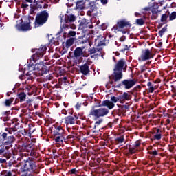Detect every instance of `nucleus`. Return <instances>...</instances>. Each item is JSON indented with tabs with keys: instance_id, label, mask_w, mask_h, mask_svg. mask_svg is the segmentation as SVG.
Segmentation results:
<instances>
[{
	"instance_id": "1",
	"label": "nucleus",
	"mask_w": 176,
	"mask_h": 176,
	"mask_svg": "<svg viewBox=\"0 0 176 176\" xmlns=\"http://www.w3.org/2000/svg\"><path fill=\"white\" fill-rule=\"evenodd\" d=\"M60 19V23H65L60 25V30L56 34V38L51 40V43H53L55 46H58L60 42L64 43L65 39L67 38V30H76V25L72 24L76 20V16L74 14H63L59 16Z\"/></svg>"
},
{
	"instance_id": "2",
	"label": "nucleus",
	"mask_w": 176,
	"mask_h": 176,
	"mask_svg": "<svg viewBox=\"0 0 176 176\" xmlns=\"http://www.w3.org/2000/svg\"><path fill=\"white\" fill-rule=\"evenodd\" d=\"M126 60L124 58L120 59L114 66L113 74L109 76V85H114L115 87L117 82H120L123 79V71H126Z\"/></svg>"
},
{
	"instance_id": "3",
	"label": "nucleus",
	"mask_w": 176,
	"mask_h": 176,
	"mask_svg": "<svg viewBox=\"0 0 176 176\" xmlns=\"http://www.w3.org/2000/svg\"><path fill=\"white\" fill-rule=\"evenodd\" d=\"M109 113V109L105 107H101L99 109H94V107H92L91 109L89 111L88 116L94 118V120H96L94 126V133H98L101 130V124L104 122V119L100 118H104Z\"/></svg>"
},
{
	"instance_id": "4",
	"label": "nucleus",
	"mask_w": 176,
	"mask_h": 176,
	"mask_svg": "<svg viewBox=\"0 0 176 176\" xmlns=\"http://www.w3.org/2000/svg\"><path fill=\"white\" fill-rule=\"evenodd\" d=\"M36 168H38V166H36V162L34 160V158L28 157L22 162L19 174L21 176H32V173H35Z\"/></svg>"
},
{
	"instance_id": "5",
	"label": "nucleus",
	"mask_w": 176,
	"mask_h": 176,
	"mask_svg": "<svg viewBox=\"0 0 176 176\" xmlns=\"http://www.w3.org/2000/svg\"><path fill=\"white\" fill-rule=\"evenodd\" d=\"M49 20V12L47 10H42L38 12L36 15L34 21V28H38V27H42L47 23Z\"/></svg>"
},
{
	"instance_id": "6",
	"label": "nucleus",
	"mask_w": 176,
	"mask_h": 176,
	"mask_svg": "<svg viewBox=\"0 0 176 176\" xmlns=\"http://www.w3.org/2000/svg\"><path fill=\"white\" fill-rule=\"evenodd\" d=\"M127 28H131V23L130 21H126V19L120 20L113 27L114 32H122L123 34H127Z\"/></svg>"
},
{
	"instance_id": "7",
	"label": "nucleus",
	"mask_w": 176,
	"mask_h": 176,
	"mask_svg": "<svg viewBox=\"0 0 176 176\" xmlns=\"http://www.w3.org/2000/svg\"><path fill=\"white\" fill-rule=\"evenodd\" d=\"M137 81L134 79H124L121 82L118 84L115 87L117 89H125V90H130L133 86H135Z\"/></svg>"
},
{
	"instance_id": "8",
	"label": "nucleus",
	"mask_w": 176,
	"mask_h": 176,
	"mask_svg": "<svg viewBox=\"0 0 176 176\" xmlns=\"http://www.w3.org/2000/svg\"><path fill=\"white\" fill-rule=\"evenodd\" d=\"M16 141V138L14 135H8V133H0V145L8 146L12 145Z\"/></svg>"
},
{
	"instance_id": "9",
	"label": "nucleus",
	"mask_w": 176,
	"mask_h": 176,
	"mask_svg": "<svg viewBox=\"0 0 176 176\" xmlns=\"http://www.w3.org/2000/svg\"><path fill=\"white\" fill-rule=\"evenodd\" d=\"M46 50H47V47L45 45H41L39 48H36L34 50H32V52H34L35 54L32 55V59L34 61H36L39 60V58H42L45 54L46 53Z\"/></svg>"
},
{
	"instance_id": "10",
	"label": "nucleus",
	"mask_w": 176,
	"mask_h": 176,
	"mask_svg": "<svg viewBox=\"0 0 176 176\" xmlns=\"http://www.w3.org/2000/svg\"><path fill=\"white\" fill-rule=\"evenodd\" d=\"M78 23L79 30H81L82 31H87V30H93V28H94V25H93L91 20L83 18L80 20Z\"/></svg>"
},
{
	"instance_id": "11",
	"label": "nucleus",
	"mask_w": 176,
	"mask_h": 176,
	"mask_svg": "<svg viewBox=\"0 0 176 176\" xmlns=\"http://www.w3.org/2000/svg\"><path fill=\"white\" fill-rule=\"evenodd\" d=\"M85 57V53L83 52V48L80 47H76L73 54L72 58L74 60L75 63L78 64V63L82 62V60Z\"/></svg>"
},
{
	"instance_id": "12",
	"label": "nucleus",
	"mask_w": 176,
	"mask_h": 176,
	"mask_svg": "<svg viewBox=\"0 0 176 176\" xmlns=\"http://www.w3.org/2000/svg\"><path fill=\"white\" fill-rule=\"evenodd\" d=\"M155 54L152 53V51L148 48L142 50V54L139 58V61H146L153 58Z\"/></svg>"
},
{
	"instance_id": "13",
	"label": "nucleus",
	"mask_w": 176,
	"mask_h": 176,
	"mask_svg": "<svg viewBox=\"0 0 176 176\" xmlns=\"http://www.w3.org/2000/svg\"><path fill=\"white\" fill-rule=\"evenodd\" d=\"M80 74L85 75V76H87V75L90 74V63L87 62L82 65L78 66Z\"/></svg>"
},
{
	"instance_id": "14",
	"label": "nucleus",
	"mask_w": 176,
	"mask_h": 176,
	"mask_svg": "<svg viewBox=\"0 0 176 176\" xmlns=\"http://www.w3.org/2000/svg\"><path fill=\"white\" fill-rule=\"evenodd\" d=\"M35 149V144L32 143H23L21 146V152H27L30 153V151H34Z\"/></svg>"
},
{
	"instance_id": "15",
	"label": "nucleus",
	"mask_w": 176,
	"mask_h": 176,
	"mask_svg": "<svg viewBox=\"0 0 176 176\" xmlns=\"http://www.w3.org/2000/svg\"><path fill=\"white\" fill-rule=\"evenodd\" d=\"M54 138L56 142L61 145V144H64V141L65 142V140H71L72 138H74V136L72 135L68 136H67V135H61L59 136H54Z\"/></svg>"
},
{
	"instance_id": "16",
	"label": "nucleus",
	"mask_w": 176,
	"mask_h": 176,
	"mask_svg": "<svg viewBox=\"0 0 176 176\" xmlns=\"http://www.w3.org/2000/svg\"><path fill=\"white\" fill-rule=\"evenodd\" d=\"M16 28L18 31H30L32 29L31 24L25 23L23 22H20L19 24H16Z\"/></svg>"
},
{
	"instance_id": "17",
	"label": "nucleus",
	"mask_w": 176,
	"mask_h": 176,
	"mask_svg": "<svg viewBox=\"0 0 176 176\" xmlns=\"http://www.w3.org/2000/svg\"><path fill=\"white\" fill-rule=\"evenodd\" d=\"M34 67V63H30L28 64V69L29 71L25 74L26 76H29L31 79H34L38 75L35 74V72H34V69L32 67Z\"/></svg>"
},
{
	"instance_id": "18",
	"label": "nucleus",
	"mask_w": 176,
	"mask_h": 176,
	"mask_svg": "<svg viewBox=\"0 0 176 176\" xmlns=\"http://www.w3.org/2000/svg\"><path fill=\"white\" fill-rule=\"evenodd\" d=\"M76 120H78V117L75 116H68L65 118L66 126H68V124H75Z\"/></svg>"
},
{
	"instance_id": "19",
	"label": "nucleus",
	"mask_w": 176,
	"mask_h": 176,
	"mask_svg": "<svg viewBox=\"0 0 176 176\" xmlns=\"http://www.w3.org/2000/svg\"><path fill=\"white\" fill-rule=\"evenodd\" d=\"M98 107H107L108 109H113L115 108V103L112 102L109 100H103L101 104Z\"/></svg>"
},
{
	"instance_id": "20",
	"label": "nucleus",
	"mask_w": 176,
	"mask_h": 176,
	"mask_svg": "<svg viewBox=\"0 0 176 176\" xmlns=\"http://www.w3.org/2000/svg\"><path fill=\"white\" fill-rule=\"evenodd\" d=\"M43 64H45V65H50L49 62L44 63L43 61H41L39 63H36L34 65H33L32 69H33V71H37V72H40L41 69H42Z\"/></svg>"
},
{
	"instance_id": "21",
	"label": "nucleus",
	"mask_w": 176,
	"mask_h": 176,
	"mask_svg": "<svg viewBox=\"0 0 176 176\" xmlns=\"http://www.w3.org/2000/svg\"><path fill=\"white\" fill-rule=\"evenodd\" d=\"M7 159V164L6 165V168H8V167H9V168H12V167H16V160H14V159H10V155H8L6 157Z\"/></svg>"
},
{
	"instance_id": "22",
	"label": "nucleus",
	"mask_w": 176,
	"mask_h": 176,
	"mask_svg": "<svg viewBox=\"0 0 176 176\" xmlns=\"http://www.w3.org/2000/svg\"><path fill=\"white\" fill-rule=\"evenodd\" d=\"M118 96L120 102H122L123 101H129V100H131V96L127 92H124L122 94H120Z\"/></svg>"
},
{
	"instance_id": "23",
	"label": "nucleus",
	"mask_w": 176,
	"mask_h": 176,
	"mask_svg": "<svg viewBox=\"0 0 176 176\" xmlns=\"http://www.w3.org/2000/svg\"><path fill=\"white\" fill-rule=\"evenodd\" d=\"M59 135H65V132L64 131V129H63V127L60 126L55 128L54 131V137H57Z\"/></svg>"
},
{
	"instance_id": "24",
	"label": "nucleus",
	"mask_w": 176,
	"mask_h": 176,
	"mask_svg": "<svg viewBox=\"0 0 176 176\" xmlns=\"http://www.w3.org/2000/svg\"><path fill=\"white\" fill-rule=\"evenodd\" d=\"M95 45L98 47L105 46V37H98V38L95 39Z\"/></svg>"
},
{
	"instance_id": "25",
	"label": "nucleus",
	"mask_w": 176,
	"mask_h": 176,
	"mask_svg": "<svg viewBox=\"0 0 176 176\" xmlns=\"http://www.w3.org/2000/svg\"><path fill=\"white\" fill-rule=\"evenodd\" d=\"M75 3L76 9H78L79 10H83L85 9V3H86L85 0H77L75 1Z\"/></svg>"
},
{
	"instance_id": "26",
	"label": "nucleus",
	"mask_w": 176,
	"mask_h": 176,
	"mask_svg": "<svg viewBox=\"0 0 176 176\" xmlns=\"http://www.w3.org/2000/svg\"><path fill=\"white\" fill-rule=\"evenodd\" d=\"M50 71V68L47 67L46 66V64H43L42 66V69H41V71L38 72V76H43V75H45Z\"/></svg>"
},
{
	"instance_id": "27",
	"label": "nucleus",
	"mask_w": 176,
	"mask_h": 176,
	"mask_svg": "<svg viewBox=\"0 0 176 176\" xmlns=\"http://www.w3.org/2000/svg\"><path fill=\"white\" fill-rule=\"evenodd\" d=\"M75 41H76V38L69 37V38L66 41V47L67 49L71 47L74 43H75Z\"/></svg>"
},
{
	"instance_id": "28",
	"label": "nucleus",
	"mask_w": 176,
	"mask_h": 176,
	"mask_svg": "<svg viewBox=\"0 0 176 176\" xmlns=\"http://www.w3.org/2000/svg\"><path fill=\"white\" fill-rule=\"evenodd\" d=\"M162 134H163V131L160 130V129L157 128L155 132V135H154V140H157V141H160L162 140Z\"/></svg>"
},
{
	"instance_id": "29",
	"label": "nucleus",
	"mask_w": 176,
	"mask_h": 176,
	"mask_svg": "<svg viewBox=\"0 0 176 176\" xmlns=\"http://www.w3.org/2000/svg\"><path fill=\"white\" fill-rule=\"evenodd\" d=\"M168 16H170V11H167L166 13L163 14L161 16V19L160 21L161 23H164V24H166L167 23V19H168Z\"/></svg>"
},
{
	"instance_id": "30",
	"label": "nucleus",
	"mask_w": 176,
	"mask_h": 176,
	"mask_svg": "<svg viewBox=\"0 0 176 176\" xmlns=\"http://www.w3.org/2000/svg\"><path fill=\"white\" fill-rule=\"evenodd\" d=\"M89 9H90V12L93 13V12H96L98 10V7L96 6V5L95 4L94 1H90L89 3Z\"/></svg>"
},
{
	"instance_id": "31",
	"label": "nucleus",
	"mask_w": 176,
	"mask_h": 176,
	"mask_svg": "<svg viewBox=\"0 0 176 176\" xmlns=\"http://www.w3.org/2000/svg\"><path fill=\"white\" fill-rule=\"evenodd\" d=\"M11 127H12V130H14L15 132L19 130V129H20V123L17 122H13L12 121L11 123Z\"/></svg>"
},
{
	"instance_id": "32",
	"label": "nucleus",
	"mask_w": 176,
	"mask_h": 176,
	"mask_svg": "<svg viewBox=\"0 0 176 176\" xmlns=\"http://www.w3.org/2000/svg\"><path fill=\"white\" fill-rule=\"evenodd\" d=\"M1 115L3 118V121L8 122V120H9V116L10 115V111H4L1 113Z\"/></svg>"
},
{
	"instance_id": "33",
	"label": "nucleus",
	"mask_w": 176,
	"mask_h": 176,
	"mask_svg": "<svg viewBox=\"0 0 176 176\" xmlns=\"http://www.w3.org/2000/svg\"><path fill=\"white\" fill-rule=\"evenodd\" d=\"M160 12H162V10H160V11L151 10V13H152L151 19H152V20H156V19H157V17H159V13H160Z\"/></svg>"
},
{
	"instance_id": "34",
	"label": "nucleus",
	"mask_w": 176,
	"mask_h": 176,
	"mask_svg": "<svg viewBox=\"0 0 176 176\" xmlns=\"http://www.w3.org/2000/svg\"><path fill=\"white\" fill-rule=\"evenodd\" d=\"M18 98H19L20 102H23L27 98V94L24 92H21L18 94Z\"/></svg>"
},
{
	"instance_id": "35",
	"label": "nucleus",
	"mask_w": 176,
	"mask_h": 176,
	"mask_svg": "<svg viewBox=\"0 0 176 176\" xmlns=\"http://www.w3.org/2000/svg\"><path fill=\"white\" fill-rule=\"evenodd\" d=\"M115 142L116 144H123V142H124V135H121L119 137H117L115 139Z\"/></svg>"
},
{
	"instance_id": "36",
	"label": "nucleus",
	"mask_w": 176,
	"mask_h": 176,
	"mask_svg": "<svg viewBox=\"0 0 176 176\" xmlns=\"http://www.w3.org/2000/svg\"><path fill=\"white\" fill-rule=\"evenodd\" d=\"M13 133H16V132L13 130L12 127L10 126V128H6V132H3V133L7 134V135H12Z\"/></svg>"
},
{
	"instance_id": "37",
	"label": "nucleus",
	"mask_w": 176,
	"mask_h": 176,
	"mask_svg": "<svg viewBox=\"0 0 176 176\" xmlns=\"http://www.w3.org/2000/svg\"><path fill=\"white\" fill-rule=\"evenodd\" d=\"M167 27H168V25H165L161 30L159 31L158 35H160L161 38L163 36V35H164V32H166Z\"/></svg>"
},
{
	"instance_id": "38",
	"label": "nucleus",
	"mask_w": 176,
	"mask_h": 176,
	"mask_svg": "<svg viewBox=\"0 0 176 176\" xmlns=\"http://www.w3.org/2000/svg\"><path fill=\"white\" fill-rule=\"evenodd\" d=\"M30 156H32V157H38V156H39V154H38V153H36V148L34 146V149H33L32 151H30Z\"/></svg>"
},
{
	"instance_id": "39",
	"label": "nucleus",
	"mask_w": 176,
	"mask_h": 176,
	"mask_svg": "<svg viewBox=\"0 0 176 176\" xmlns=\"http://www.w3.org/2000/svg\"><path fill=\"white\" fill-rule=\"evenodd\" d=\"M130 47H131V45H123V48H122L121 50H120V52L121 53H123L124 54V53H126V52L130 50Z\"/></svg>"
},
{
	"instance_id": "40",
	"label": "nucleus",
	"mask_w": 176,
	"mask_h": 176,
	"mask_svg": "<svg viewBox=\"0 0 176 176\" xmlns=\"http://www.w3.org/2000/svg\"><path fill=\"white\" fill-rule=\"evenodd\" d=\"M13 170H3L1 172L2 175L3 176H14L13 175Z\"/></svg>"
},
{
	"instance_id": "41",
	"label": "nucleus",
	"mask_w": 176,
	"mask_h": 176,
	"mask_svg": "<svg viewBox=\"0 0 176 176\" xmlns=\"http://www.w3.org/2000/svg\"><path fill=\"white\" fill-rule=\"evenodd\" d=\"M14 101V98L12 97L10 99H6L5 102L6 107H10L12 105V102Z\"/></svg>"
},
{
	"instance_id": "42",
	"label": "nucleus",
	"mask_w": 176,
	"mask_h": 176,
	"mask_svg": "<svg viewBox=\"0 0 176 176\" xmlns=\"http://www.w3.org/2000/svg\"><path fill=\"white\" fill-rule=\"evenodd\" d=\"M129 152L131 153V155H133L134 153H137V149L134 146L129 145Z\"/></svg>"
},
{
	"instance_id": "43",
	"label": "nucleus",
	"mask_w": 176,
	"mask_h": 176,
	"mask_svg": "<svg viewBox=\"0 0 176 176\" xmlns=\"http://www.w3.org/2000/svg\"><path fill=\"white\" fill-rule=\"evenodd\" d=\"M21 23H25L26 24H31V22L30 21V19L28 16H23L21 20Z\"/></svg>"
},
{
	"instance_id": "44",
	"label": "nucleus",
	"mask_w": 176,
	"mask_h": 176,
	"mask_svg": "<svg viewBox=\"0 0 176 176\" xmlns=\"http://www.w3.org/2000/svg\"><path fill=\"white\" fill-rule=\"evenodd\" d=\"M76 32L74 30H70L67 33V38H76Z\"/></svg>"
},
{
	"instance_id": "45",
	"label": "nucleus",
	"mask_w": 176,
	"mask_h": 176,
	"mask_svg": "<svg viewBox=\"0 0 176 176\" xmlns=\"http://www.w3.org/2000/svg\"><path fill=\"white\" fill-rule=\"evenodd\" d=\"M35 10H36V8L34 7L32 4H30V10L29 14H32V16H35V14H36V12H35Z\"/></svg>"
},
{
	"instance_id": "46",
	"label": "nucleus",
	"mask_w": 176,
	"mask_h": 176,
	"mask_svg": "<svg viewBox=\"0 0 176 176\" xmlns=\"http://www.w3.org/2000/svg\"><path fill=\"white\" fill-rule=\"evenodd\" d=\"M169 21H173V20H175L176 19V12L173 11L171 14H169Z\"/></svg>"
},
{
	"instance_id": "47",
	"label": "nucleus",
	"mask_w": 176,
	"mask_h": 176,
	"mask_svg": "<svg viewBox=\"0 0 176 176\" xmlns=\"http://www.w3.org/2000/svg\"><path fill=\"white\" fill-rule=\"evenodd\" d=\"M19 133L25 137H31V133L25 131V129L19 131Z\"/></svg>"
},
{
	"instance_id": "48",
	"label": "nucleus",
	"mask_w": 176,
	"mask_h": 176,
	"mask_svg": "<svg viewBox=\"0 0 176 176\" xmlns=\"http://www.w3.org/2000/svg\"><path fill=\"white\" fill-rule=\"evenodd\" d=\"M135 22L138 25H144L145 24V20L142 18L136 19Z\"/></svg>"
},
{
	"instance_id": "49",
	"label": "nucleus",
	"mask_w": 176,
	"mask_h": 176,
	"mask_svg": "<svg viewBox=\"0 0 176 176\" xmlns=\"http://www.w3.org/2000/svg\"><path fill=\"white\" fill-rule=\"evenodd\" d=\"M8 159H4V158H0V164H1L2 167L4 168H6V164H7Z\"/></svg>"
},
{
	"instance_id": "50",
	"label": "nucleus",
	"mask_w": 176,
	"mask_h": 176,
	"mask_svg": "<svg viewBox=\"0 0 176 176\" xmlns=\"http://www.w3.org/2000/svg\"><path fill=\"white\" fill-rule=\"evenodd\" d=\"M151 10H155L156 12H160V10H159V4L157 3H154L153 6L151 7Z\"/></svg>"
},
{
	"instance_id": "51",
	"label": "nucleus",
	"mask_w": 176,
	"mask_h": 176,
	"mask_svg": "<svg viewBox=\"0 0 176 176\" xmlns=\"http://www.w3.org/2000/svg\"><path fill=\"white\" fill-rule=\"evenodd\" d=\"M111 102L116 104V102H118V101H120V99H119V96H111Z\"/></svg>"
},
{
	"instance_id": "52",
	"label": "nucleus",
	"mask_w": 176,
	"mask_h": 176,
	"mask_svg": "<svg viewBox=\"0 0 176 176\" xmlns=\"http://www.w3.org/2000/svg\"><path fill=\"white\" fill-rule=\"evenodd\" d=\"M53 78H54L53 74H50L48 75H47L45 78V80L46 82L49 81V80H52L53 79Z\"/></svg>"
},
{
	"instance_id": "53",
	"label": "nucleus",
	"mask_w": 176,
	"mask_h": 176,
	"mask_svg": "<svg viewBox=\"0 0 176 176\" xmlns=\"http://www.w3.org/2000/svg\"><path fill=\"white\" fill-rule=\"evenodd\" d=\"M8 149H9V146L1 148L0 149V155H3L4 153H6V151H8Z\"/></svg>"
},
{
	"instance_id": "54",
	"label": "nucleus",
	"mask_w": 176,
	"mask_h": 176,
	"mask_svg": "<svg viewBox=\"0 0 176 176\" xmlns=\"http://www.w3.org/2000/svg\"><path fill=\"white\" fill-rule=\"evenodd\" d=\"M69 174L74 175H78L79 170H76V168H72L69 170Z\"/></svg>"
},
{
	"instance_id": "55",
	"label": "nucleus",
	"mask_w": 176,
	"mask_h": 176,
	"mask_svg": "<svg viewBox=\"0 0 176 176\" xmlns=\"http://www.w3.org/2000/svg\"><path fill=\"white\" fill-rule=\"evenodd\" d=\"M97 52H98V48H89V52L90 54H94L96 53H97Z\"/></svg>"
},
{
	"instance_id": "56",
	"label": "nucleus",
	"mask_w": 176,
	"mask_h": 176,
	"mask_svg": "<svg viewBox=\"0 0 176 176\" xmlns=\"http://www.w3.org/2000/svg\"><path fill=\"white\" fill-rule=\"evenodd\" d=\"M148 155H152V156H157V155H159V153H157V151H156V149L148 151Z\"/></svg>"
},
{
	"instance_id": "57",
	"label": "nucleus",
	"mask_w": 176,
	"mask_h": 176,
	"mask_svg": "<svg viewBox=\"0 0 176 176\" xmlns=\"http://www.w3.org/2000/svg\"><path fill=\"white\" fill-rule=\"evenodd\" d=\"M28 4H27V1H23L21 5V8L22 9H27V8H28Z\"/></svg>"
},
{
	"instance_id": "58",
	"label": "nucleus",
	"mask_w": 176,
	"mask_h": 176,
	"mask_svg": "<svg viewBox=\"0 0 176 176\" xmlns=\"http://www.w3.org/2000/svg\"><path fill=\"white\" fill-rule=\"evenodd\" d=\"M141 89H142V87H141L140 85H137L136 87H135L133 89V92H137V91H141Z\"/></svg>"
},
{
	"instance_id": "59",
	"label": "nucleus",
	"mask_w": 176,
	"mask_h": 176,
	"mask_svg": "<svg viewBox=\"0 0 176 176\" xmlns=\"http://www.w3.org/2000/svg\"><path fill=\"white\" fill-rule=\"evenodd\" d=\"M155 90H156V88H155L154 86H151L148 88V93H153L155 91Z\"/></svg>"
},
{
	"instance_id": "60",
	"label": "nucleus",
	"mask_w": 176,
	"mask_h": 176,
	"mask_svg": "<svg viewBox=\"0 0 176 176\" xmlns=\"http://www.w3.org/2000/svg\"><path fill=\"white\" fill-rule=\"evenodd\" d=\"M140 145H141V142L140 141H136L133 146V148H138Z\"/></svg>"
},
{
	"instance_id": "61",
	"label": "nucleus",
	"mask_w": 176,
	"mask_h": 176,
	"mask_svg": "<svg viewBox=\"0 0 176 176\" xmlns=\"http://www.w3.org/2000/svg\"><path fill=\"white\" fill-rule=\"evenodd\" d=\"M100 0H95L94 2L95 3V5H96V6L98 7V9H100Z\"/></svg>"
},
{
	"instance_id": "62",
	"label": "nucleus",
	"mask_w": 176,
	"mask_h": 176,
	"mask_svg": "<svg viewBox=\"0 0 176 176\" xmlns=\"http://www.w3.org/2000/svg\"><path fill=\"white\" fill-rule=\"evenodd\" d=\"M80 107H82V103L79 102H77V104H76V109H80Z\"/></svg>"
},
{
	"instance_id": "63",
	"label": "nucleus",
	"mask_w": 176,
	"mask_h": 176,
	"mask_svg": "<svg viewBox=\"0 0 176 176\" xmlns=\"http://www.w3.org/2000/svg\"><path fill=\"white\" fill-rule=\"evenodd\" d=\"M120 108H121V109H129V106L128 105H120Z\"/></svg>"
},
{
	"instance_id": "64",
	"label": "nucleus",
	"mask_w": 176,
	"mask_h": 176,
	"mask_svg": "<svg viewBox=\"0 0 176 176\" xmlns=\"http://www.w3.org/2000/svg\"><path fill=\"white\" fill-rule=\"evenodd\" d=\"M101 3H102V5H107V3H108V0H100Z\"/></svg>"
}]
</instances>
